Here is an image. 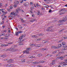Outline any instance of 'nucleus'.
<instances>
[{"label": "nucleus", "instance_id": "2f4dec72", "mask_svg": "<svg viewBox=\"0 0 67 67\" xmlns=\"http://www.w3.org/2000/svg\"><path fill=\"white\" fill-rule=\"evenodd\" d=\"M54 29H52L50 30V31H51V32H53L54 31Z\"/></svg>", "mask_w": 67, "mask_h": 67}, {"label": "nucleus", "instance_id": "b1692460", "mask_svg": "<svg viewBox=\"0 0 67 67\" xmlns=\"http://www.w3.org/2000/svg\"><path fill=\"white\" fill-rule=\"evenodd\" d=\"M24 57V56H22L21 55V56H20L19 57V58H23V57Z\"/></svg>", "mask_w": 67, "mask_h": 67}, {"label": "nucleus", "instance_id": "bf43d9fd", "mask_svg": "<svg viewBox=\"0 0 67 67\" xmlns=\"http://www.w3.org/2000/svg\"><path fill=\"white\" fill-rule=\"evenodd\" d=\"M3 32H7V30H4Z\"/></svg>", "mask_w": 67, "mask_h": 67}, {"label": "nucleus", "instance_id": "5fc2aeb1", "mask_svg": "<svg viewBox=\"0 0 67 67\" xmlns=\"http://www.w3.org/2000/svg\"><path fill=\"white\" fill-rule=\"evenodd\" d=\"M21 27V26L20 25L19 26V27H20V28H21V29H22V28H23V27Z\"/></svg>", "mask_w": 67, "mask_h": 67}, {"label": "nucleus", "instance_id": "393cba45", "mask_svg": "<svg viewBox=\"0 0 67 67\" xmlns=\"http://www.w3.org/2000/svg\"><path fill=\"white\" fill-rule=\"evenodd\" d=\"M21 62H22L23 63H24V62H25V61H24V59H22L21 60Z\"/></svg>", "mask_w": 67, "mask_h": 67}, {"label": "nucleus", "instance_id": "a18cd8bd", "mask_svg": "<svg viewBox=\"0 0 67 67\" xmlns=\"http://www.w3.org/2000/svg\"><path fill=\"white\" fill-rule=\"evenodd\" d=\"M67 46H65V45L63 46V48H66V47H67Z\"/></svg>", "mask_w": 67, "mask_h": 67}, {"label": "nucleus", "instance_id": "6e6d98bb", "mask_svg": "<svg viewBox=\"0 0 67 67\" xmlns=\"http://www.w3.org/2000/svg\"><path fill=\"white\" fill-rule=\"evenodd\" d=\"M64 14V13H61L60 14V15H62V14Z\"/></svg>", "mask_w": 67, "mask_h": 67}, {"label": "nucleus", "instance_id": "4be33fe9", "mask_svg": "<svg viewBox=\"0 0 67 67\" xmlns=\"http://www.w3.org/2000/svg\"><path fill=\"white\" fill-rule=\"evenodd\" d=\"M64 51H62L61 52H59V54H63V53H64Z\"/></svg>", "mask_w": 67, "mask_h": 67}, {"label": "nucleus", "instance_id": "2eb2a0df", "mask_svg": "<svg viewBox=\"0 0 67 67\" xmlns=\"http://www.w3.org/2000/svg\"><path fill=\"white\" fill-rule=\"evenodd\" d=\"M61 46H62V44H58V47H61Z\"/></svg>", "mask_w": 67, "mask_h": 67}, {"label": "nucleus", "instance_id": "a211bd4d", "mask_svg": "<svg viewBox=\"0 0 67 67\" xmlns=\"http://www.w3.org/2000/svg\"><path fill=\"white\" fill-rule=\"evenodd\" d=\"M14 3L15 4V2H14ZM14 8H16V7H17V5H16V4H14Z\"/></svg>", "mask_w": 67, "mask_h": 67}, {"label": "nucleus", "instance_id": "c03bdc74", "mask_svg": "<svg viewBox=\"0 0 67 67\" xmlns=\"http://www.w3.org/2000/svg\"><path fill=\"white\" fill-rule=\"evenodd\" d=\"M63 38H64V39H66L67 38V37H63Z\"/></svg>", "mask_w": 67, "mask_h": 67}, {"label": "nucleus", "instance_id": "864d4df0", "mask_svg": "<svg viewBox=\"0 0 67 67\" xmlns=\"http://www.w3.org/2000/svg\"><path fill=\"white\" fill-rule=\"evenodd\" d=\"M12 62V60H11V59H10L9 60V61H8V62Z\"/></svg>", "mask_w": 67, "mask_h": 67}, {"label": "nucleus", "instance_id": "3c124183", "mask_svg": "<svg viewBox=\"0 0 67 67\" xmlns=\"http://www.w3.org/2000/svg\"><path fill=\"white\" fill-rule=\"evenodd\" d=\"M34 63H36V64H37L38 63V62H34Z\"/></svg>", "mask_w": 67, "mask_h": 67}, {"label": "nucleus", "instance_id": "052dcab7", "mask_svg": "<svg viewBox=\"0 0 67 67\" xmlns=\"http://www.w3.org/2000/svg\"><path fill=\"white\" fill-rule=\"evenodd\" d=\"M41 38H38V41H40V40H41Z\"/></svg>", "mask_w": 67, "mask_h": 67}, {"label": "nucleus", "instance_id": "f03ea898", "mask_svg": "<svg viewBox=\"0 0 67 67\" xmlns=\"http://www.w3.org/2000/svg\"><path fill=\"white\" fill-rule=\"evenodd\" d=\"M19 11H20V7H18L17 9H16V12L17 13H18L19 12Z\"/></svg>", "mask_w": 67, "mask_h": 67}, {"label": "nucleus", "instance_id": "ea45409f", "mask_svg": "<svg viewBox=\"0 0 67 67\" xmlns=\"http://www.w3.org/2000/svg\"><path fill=\"white\" fill-rule=\"evenodd\" d=\"M47 6H48V7L46 6H44V7H45V8H48L49 7V6H48V5H47Z\"/></svg>", "mask_w": 67, "mask_h": 67}, {"label": "nucleus", "instance_id": "603ef678", "mask_svg": "<svg viewBox=\"0 0 67 67\" xmlns=\"http://www.w3.org/2000/svg\"><path fill=\"white\" fill-rule=\"evenodd\" d=\"M47 31H48L49 32V31H50V30H49V29H48L47 30Z\"/></svg>", "mask_w": 67, "mask_h": 67}, {"label": "nucleus", "instance_id": "20e7f679", "mask_svg": "<svg viewBox=\"0 0 67 67\" xmlns=\"http://www.w3.org/2000/svg\"><path fill=\"white\" fill-rule=\"evenodd\" d=\"M67 20V19H64V20L63 19L61 20L60 21H59V22H60V23H62V22H65V21H66V20Z\"/></svg>", "mask_w": 67, "mask_h": 67}, {"label": "nucleus", "instance_id": "4468645a", "mask_svg": "<svg viewBox=\"0 0 67 67\" xmlns=\"http://www.w3.org/2000/svg\"><path fill=\"white\" fill-rule=\"evenodd\" d=\"M2 35H4V36H5V35H6L4 33H3V34H2Z\"/></svg>", "mask_w": 67, "mask_h": 67}, {"label": "nucleus", "instance_id": "f3484780", "mask_svg": "<svg viewBox=\"0 0 67 67\" xmlns=\"http://www.w3.org/2000/svg\"><path fill=\"white\" fill-rule=\"evenodd\" d=\"M8 46V45H6V44H5V45L4 44V45H1V46H2V47H3V46Z\"/></svg>", "mask_w": 67, "mask_h": 67}, {"label": "nucleus", "instance_id": "c9c22d12", "mask_svg": "<svg viewBox=\"0 0 67 67\" xmlns=\"http://www.w3.org/2000/svg\"><path fill=\"white\" fill-rule=\"evenodd\" d=\"M42 35H43V34H39V36H42Z\"/></svg>", "mask_w": 67, "mask_h": 67}, {"label": "nucleus", "instance_id": "e2e57ef3", "mask_svg": "<svg viewBox=\"0 0 67 67\" xmlns=\"http://www.w3.org/2000/svg\"><path fill=\"white\" fill-rule=\"evenodd\" d=\"M62 41H63V40H61L59 41V42H62Z\"/></svg>", "mask_w": 67, "mask_h": 67}, {"label": "nucleus", "instance_id": "c756f323", "mask_svg": "<svg viewBox=\"0 0 67 67\" xmlns=\"http://www.w3.org/2000/svg\"><path fill=\"white\" fill-rule=\"evenodd\" d=\"M40 63H44V61H40Z\"/></svg>", "mask_w": 67, "mask_h": 67}, {"label": "nucleus", "instance_id": "7ed1b4c3", "mask_svg": "<svg viewBox=\"0 0 67 67\" xmlns=\"http://www.w3.org/2000/svg\"><path fill=\"white\" fill-rule=\"evenodd\" d=\"M25 35H23L22 36L20 37L19 38V39L20 40H22V38H24V37H25Z\"/></svg>", "mask_w": 67, "mask_h": 67}, {"label": "nucleus", "instance_id": "a19ab883", "mask_svg": "<svg viewBox=\"0 0 67 67\" xmlns=\"http://www.w3.org/2000/svg\"><path fill=\"white\" fill-rule=\"evenodd\" d=\"M19 3V1H18L16 2V4H18Z\"/></svg>", "mask_w": 67, "mask_h": 67}, {"label": "nucleus", "instance_id": "49530a36", "mask_svg": "<svg viewBox=\"0 0 67 67\" xmlns=\"http://www.w3.org/2000/svg\"><path fill=\"white\" fill-rule=\"evenodd\" d=\"M49 13H51V12H52V10H49Z\"/></svg>", "mask_w": 67, "mask_h": 67}, {"label": "nucleus", "instance_id": "9b49d317", "mask_svg": "<svg viewBox=\"0 0 67 67\" xmlns=\"http://www.w3.org/2000/svg\"><path fill=\"white\" fill-rule=\"evenodd\" d=\"M55 65V63L54 62H52L50 64V65Z\"/></svg>", "mask_w": 67, "mask_h": 67}, {"label": "nucleus", "instance_id": "1a4fd4ad", "mask_svg": "<svg viewBox=\"0 0 67 67\" xmlns=\"http://www.w3.org/2000/svg\"><path fill=\"white\" fill-rule=\"evenodd\" d=\"M13 48H10V49H8L6 50V51H11V49H13Z\"/></svg>", "mask_w": 67, "mask_h": 67}, {"label": "nucleus", "instance_id": "0eeeda50", "mask_svg": "<svg viewBox=\"0 0 67 67\" xmlns=\"http://www.w3.org/2000/svg\"><path fill=\"white\" fill-rule=\"evenodd\" d=\"M48 42L47 41H43L42 43L43 44H45V43H48Z\"/></svg>", "mask_w": 67, "mask_h": 67}, {"label": "nucleus", "instance_id": "423d86ee", "mask_svg": "<svg viewBox=\"0 0 67 67\" xmlns=\"http://www.w3.org/2000/svg\"><path fill=\"white\" fill-rule=\"evenodd\" d=\"M23 52H24V53H26V54L29 53V51L28 50H25Z\"/></svg>", "mask_w": 67, "mask_h": 67}, {"label": "nucleus", "instance_id": "ddd939ff", "mask_svg": "<svg viewBox=\"0 0 67 67\" xmlns=\"http://www.w3.org/2000/svg\"><path fill=\"white\" fill-rule=\"evenodd\" d=\"M42 56V54H38V56L39 57H40V56Z\"/></svg>", "mask_w": 67, "mask_h": 67}, {"label": "nucleus", "instance_id": "774afa93", "mask_svg": "<svg viewBox=\"0 0 67 67\" xmlns=\"http://www.w3.org/2000/svg\"><path fill=\"white\" fill-rule=\"evenodd\" d=\"M2 13H3L4 12V11L2 10Z\"/></svg>", "mask_w": 67, "mask_h": 67}, {"label": "nucleus", "instance_id": "bb28decb", "mask_svg": "<svg viewBox=\"0 0 67 67\" xmlns=\"http://www.w3.org/2000/svg\"><path fill=\"white\" fill-rule=\"evenodd\" d=\"M8 18H13V17L11 16H8Z\"/></svg>", "mask_w": 67, "mask_h": 67}, {"label": "nucleus", "instance_id": "58836bf2", "mask_svg": "<svg viewBox=\"0 0 67 67\" xmlns=\"http://www.w3.org/2000/svg\"><path fill=\"white\" fill-rule=\"evenodd\" d=\"M1 40H2V39L4 40V39H5V38H4V37H1Z\"/></svg>", "mask_w": 67, "mask_h": 67}, {"label": "nucleus", "instance_id": "412c9836", "mask_svg": "<svg viewBox=\"0 0 67 67\" xmlns=\"http://www.w3.org/2000/svg\"><path fill=\"white\" fill-rule=\"evenodd\" d=\"M57 20H54L53 21V23H55V22H57Z\"/></svg>", "mask_w": 67, "mask_h": 67}, {"label": "nucleus", "instance_id": "aec40b11", "mask_svg": "<svg viewBox=\"0 0 67 67\" xmlns=\"http://www.w3.org/2000/svg\"><path fill=\"white\" fill-rule=\"evenodd\" d=\"M66 9L64 8V9H62L61 10V11L62 12V11H65V10H66Z\"/></svg>", "mask_w": 67, "mask_h": 67}, {"label": "nucleus", "instance_id": "13d9d810", "mask_svg": "<svg viewBox=\"0 0 67 67\" xmlns=\"http://www.w3.org/2000/svg\"><path fill=\"white\" fill-rule=\"evenodd\" d=\"M9 38V37H6L5 38V39H6V40H8V39Z\"/></svg>", "mask_w": 67, "mask_h": 67}, {"label": "nucleus", "instance_id": "de8ad7c7", "mask_svg": "<svg viewBox=\"0 0 67 67\" xmlns=\"http://www.w3.org/2000/svg\"><path fill=\"white\" fill-rule=\"evenodd\" d=\"M52 28H53V27L52 26L50 27H49V29H52Z\"/></svg>", "mask_w": 67, "mask_h": 67}, {"label": "nucleus", "instance_id": "0e129e2a", "mask_svg": "<svg viewBox=\"0 0 67 67\" xmlns=\"http://www.w3.org/2000/svg\"><path fill=\"white\" fill-rule=\"evenodd\" d=\"M36 5H37V7H38V6H39V5L38 3Z\"/></svg>", "mask_w": 67, "mask_h": 67}, {"label": "nucleus", "instance_id": "4d7b16f0", "mask_svg": "<svg viewBox=\"0 0 67 67\" xmlns=\"http://www.w3.org/2000/svg\"><path fill=\"white\" fill-rule=\"evenodd\" d=\"M32 37H37L36 36H35V35H33L32 36Z\"/></svg>", "mask_w": 67, "mask_h": 67}, {"label": "nucleus", "instance_id": "7c9ffc66", "mask_svg": "<svg viewBox=\"0 0 67 67\" xmlns=\"http://www.w3.org/2000/svg\"><path fill=\"white\" fill-rule=\"evenodd\" d=\"M48 57H51L52 56L51 55H50L49 54H48Z\"/></svg>", "mask_w": 67, "mask_h": 67}, {"label": "nucleus", "instance_id": "a878e982", "mask_svg": "<svg viewBox=\"0 0 67 67\" xmlns=\"http://www.w3.org/2000/svg\"><path fill=\"white\" fill-rule=\"evenodd\" d=\"M38 15H40V11H38V13L37 14Z\"/></svg>", "mask_w": 67, "mask_h": 67}, {"label": "nucleus", "instance_id": "09e8293b", "mask_svg": "<svg viewBox=\"0 0 67 67\" xmlns=\"http://www.w3.org/2000/svg\"><path fill=\"white\" fill-rule=\"evenodd\" d=\"M10 8L11 9H12V8H13V7H12V6H10Z\"/></svg>", "mask_w": 67, "mask_h": 67}, {"label": "nucleus", "instance_id": "473e14b6", "mask_svg": "<svg viewBox=\"0 0 67 67\" xmlns=\"http://www.w3.org/2000/svg\"><path fill=\"white\" fill-rule=\"evenodd\" d=\"M21 40H20L18 41V43H19V44H20V43H21Z\"/></svg>", "mask_w": 67, "mask_h": 67}, {"label": "nucleus", "instance_id": "37998d69", "mask_svg": "<svg viewBox=\"0 0 67 67\" xmlns=\"http://www.w3.org/2000/svg\"><path fill=\"white\" fill-rule=\"evenodd\" d=\"M64 29H62V30H60V31H59V32H62V31H64Z\"/></svg>", "mask_w": 67, "mask_h": 67}, {"label": "nucleus", "instance_id": "338daca9", "mask_svg": "<svg viewBox=\"0 0 67 67\" xmlns=\"http://www.w3.org/2000/svg\"><path fill=\"white\" fill-rule=\"evenodd\" d=\"M67 48H65L64 49V50H67Z\"/></svg>", "mask_w": 67, "mask_h": 67}, {"label": "nucleus", "instance_id": "f8f14e48", "mask_svg": "<svg viewBox=\"0 0 67 67\" xmlns=\"http://www.w3.org/2000/svg\"><path fill=\"white\" fill-rule=\"evenodd\" d=\"M7 55H3L1 56V57H7Z\"/></svg>", "mask_w": 67, "mask_h": 67}, {"label": "nucleus", "instance_id": "72a5a7b5", "mask_svg": "<svg viewBox=\"0 0 67 67\" xmlns=\"http://www.w3.org/2000/svg\"><path fill=\"white\" fill-rule=\"evenodd\" d=\"M14 15H15V16H16L18 15V14H16V13H15L14 14Z\"/></svg>", "mask_w": 67, "mask_h": 67}, {"label": "nucleus", "instance_id": "39448f33", "mask_svg": "<svg viewBox=\"0 0 67 67\" xmlns=\"http://www.w3.org/2000/svg\"><path fill=\"white\" fill-rule=\"evenodd\" d=\"M14 13H15L14 12H11L10 14V15H12V16L14 15L13 16H14Z\"/></svg>", "mask_w": 67, "mask_h": 67}, {"label": "nucleus", "instance_id": "f257e3e1", "mask_svg": "<svg viewBox=\"0 0 67 67\" xmlns=\"http://www.w3.org/2000/svg\"><path fill=\"white\" fill-rule=\"evenodd\" d=\"M22 32H23V31H18V32H16V34H15V35H19V34H20L21 33H22Z\"/></svg>", "mask_w": 67, "mask_h": 67}, {"label": "nucleus", "instance_id": "c85d7f7f", "mask_svg": "<svg viewBox=\"0 0 67 67\" xmlns=\"http://www.w3.org/2000/svg\"><path fill=\"white\" fill-rule=\"evenodd\" d=\"M32 22H33L34 21H36V20H35V19H34V20H32Z\"/></svg>", "mask_w": 67, "mask_h": 67}, {"label": "nucleus", "instance_id": "680f3d73", "mask_svg": "<svg viewBox=\"0 0 67 67\" xmlns=\"http://www.w3.org/2000/svg\"><path fill=\"white\" fill-rule=\"evenodd\" d=\"M30 58H33V57L32 56H31V57H30Z\"/></svg>", "mask_w": 67, "mask_h": 67}, {"label": "nucleus", "instance_id": "f704fd0d", "mask_svg": "<svg viewBox=\"0 0 67 67\" xmlns=\"http://www.w3.org/2000/svg\"><path fill=\"white\" fill-rule=\"evenodd\" d=\"M3 5V4L2 3H1L0 4V6H1L2 5Z\"/></svg>", "mask_w": 67, "mask_h": 67}, {"label": "nucleus", "instance_id": "8fccbe9b", "mask_svg": "<svg viewBox=\"0 0 67 67\" xmlns=\"http://www.w3.org/2000/svg\"><path fill=\"white\" fill-rule=\"evenodd\" d=\"M59 48V47H58V46L57 47H55V49H57L58 48Z\"/></svg>", "mask_w": 67, "mask_h": 67}, {"label": "nucleus", "instance_id": "cd10ccee", "mask_svg": "<svg viewBox=\"0 0 67 67\" xmlns=\"http://www.w3.org/2000/svg\"><path fill=\"white\" fill-rule=\"evenodd\" d=\"M53 54H55L57 53V51H55L53 52Z\"/></svg>", "mask_w": 67, "mask_h": 67}, {"label": "nucleus", "instance_id": "6ab92c4d", "mask_svg": "<svg viewBox=\"0 0 67 67\" xmlns=\"http://www.w3.org/2000/svg\"><path fill=\"white\" fill-rule=\"evenodd\" d=\"M20 3H22L23 2V0H20Z\"/></svg>", "mask_w": 67, "mask_h": 67}, {"label": "nucleus", "instance_id": "dca6fc26", "mask_svg": "<svg viewBox=\"0 0 67 67\" xmlns=\"http://www.w3.org/2000/svg\"><path fill=\"white\" fill-rule=\"evenodd\" d=\"M27 50H28V51H30L31 50V48H26Z\"/></svg>", "mask_w": 67, "mask_h": 67}, {"label": "nucleus", "instance_id": "e433bc0d", "mask_svg": "<svg viewBox=\"0 0 67 67\" xmlns=\"http://www.w3.org/2000/svg\"><path fill=\"white\" fill-rule=\"evenodd\" d=\"M19 45H23V43H19Z\"/></svg>", "mask_w": 67, "mask_h": 67}, {"label": "nucleus", "instance_id": "6e6552de", "mask_svg": "<svg viewBox=\"0 0 67 67\" xmlns=\"http://www.w3.org/2000/svg\"><path fill=\"white\" fill-rule=\"evenodd\" d=\"M63 58H64V57H59V59H62Z\"/></svg>", "mask_w": 67, "mask_h": 67}, {"label": "nucleus", "instance_id": "9d476101", "mask_svg": "<svg viewBox=\"0 0 67 67\" xmlns=\"http://www.w3.org/2000/svg\"><path fill=\"white\" fill-rule=\"evenodd\" d=\"M8 66V67H10V66H11V67H12V65H11V64H8L7 65Z\"/></svg>", "mask_w": 67, "mask_h": 67}, {"label": "nucleus", "instance_id": "5701e85b", "mask_svg": "<svg viewBox=\"0 0 67 67\" xmlns=\"http://www.w3.org/2000/svg\"><path fill=\"white\" fill-rule=\"evenodd\" d=\"M62 44L63 45H66V43L64 42H63L62 43Z\"/></svg>", "mask_w": 67, "mask_h": 67}, {"label": "nucleus", "instance_id": "79ce46f5", "mask_svg": "<svg viewBox=\"0 0 67 67\" xmlns=\"http://www.w3.org/2000/svg\"><path fill=\"white\" fill-rule=\"evenodd\" d=\"M12 51H13L14 52V51H15V49H11L10 50V51H12Z\"/></svg>", "mask_w": 67, "mask_h": 67}, {"label": "nucleus", "instance_id": "4c0bfd02", "mask_svg": "<svg viewBox=\"0 0 67 67\" xmlns=\"http://www.w3.org/2000/svg\"><path fill=\"white\" fill-rule=\"evenodd\" d=\"M38 46V45H37V47H41V44H39Z\"/></svg>", "mask_w": 67, "mask_h": 67}, {"label": "nucleus", "instance_id": "69168bd1", "mask_svg": "<svg viewBox=\"0 0 67 67\" xmlns=\"http://www.w3.org/2000/svg\"><path fill=\"white\" fill-rule=\"evenodd\" d=\"M15 29H16L17 30H18V28L17 27H15Z\"/></svg>", "mask_w": 67, "mask_h": 67}]
</instances>
